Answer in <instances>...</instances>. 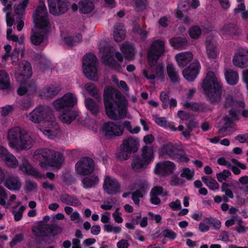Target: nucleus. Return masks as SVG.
Wrapping results in <instances>:
<instances>
[{"label": "nucleus", "instance_id": "obj_16", "mask_svg": "<svg viewBox=\"0 0 248 248\" xmlns=\"http://www.w3.org/2000/svg\"><path fill=\"white\" fill-rule=\"evenodd\" d=\"M51 150L47 148H42L36 150L33 153V158L39 162V165L42 168L48 166V161L50 155H52Z\"/></svg>", "mask_w": 248, "mask_h": 248}, {"label": "nucleus", "instance_id": "obj_46", "mask_svg": "<svg viewBox=\"0 0 248 248\" xmlns=\"http://www.w3.org/2000/svg\"><path fill=\"white\" fill-rule=\"evenodd\" d=\"M99 50L102 53L101 57L103 62L106 64H110L111 55L110 49L108 48H103L100 47Z\"/></svg>", "mask_w": 248, "mask_h": 248}, {"label": "nucleus", "instance_id": "obj_47", "mask_svg": "<svg viewBox=\"0 0 248 248\" xmlns=\"http://www.w3.org/2000/svg\"><path fill=\"white\" fill-rule=\"evenodd\" d=\"M7 166L12 168H16L18 164V162L16 157L10 153L3 160Z\"/></svg>", "mask_w": 248, "mask_h": 248}, {"label": "nucleus", "instance_id": "obj_8", "mask_svg": "<svg viewBox=\"0 0 248 248\" xmlns=\"http://www.w3.org/2000/svg\"><path fill=\"white\" fill-rule=\"evenodd\" d=\"M165 43L164 41L157 40L154 41L148 52L147 58L149 65L153 66L160 57L164 53Z\"/></svg>", "mask_w": 248, "mask_h": 248}, {"label": "nucleus", "instance_id": "obj_55", "mask_svg": "<svg viewBox=\"0 0 248 248\" xmlns=\"http://www.w3.org/2000/svg\"><path fill=\"white\" fill-rule=\"evenodd\" d=\"M143 196V193L140 191V190H136L135 191L132 193V199L134 203L136 205L139 204L140 198H142Z\"/></svg>", "mask_w": 248, "mask_h": 248}, {"label": "nucleus", "instance_id": "obj_50", "mask_svg": "<svg viewBox=\"0 0 248 248\" xmlns=\"http://www.w3.org/2000/svg\"><path fill=\"white\" fill-rule=\"evenodd\" d=\"M208 109L207 106L203 103L195 102L192 109V111L202 112L206 111Z\"/></svg>", "mask_w": 248, "mask_h": 248}, {"label": "nucleus", "instance_id": "obj_27", "mask_svg": "<svg viewBox=\"0 0 248 248\" xmlns=\"http://www.w3.org/2000/svg\"><path fill=\"white\" fill-rule=\"evenodd\" d=\"M148 164L140 156L136 155L133 158L131 166L134 171L140 172L143 170Z\"/></svg>", "mask_w": 248, "mask_h": 248}, {"label": "nucleus", "instance_id": "obj_18", "mask_svg": "<svg viewBox=\"0 0 248 248\" xmlns=\"http://www.w3.org/2000/svg\"><path fill=\"white\" fill-rule=\"evenodd\" d=\"M54 120L55 117L53 115V119L52 121H45L44 124H45V126L44 127H38L45 135L50 139H53L58 135L59 129V125L55 122Z\"/></svg>", "mask_w": 248, "mask_h": 248}, {"label": "nucleus", "instance_id": "obj_24", "mask_svg": "<svg viewBox=\"0 0 248 248\" xmlns=\"http://www.w3.org/2000/svg\"><path fill=\"white\" fill-rule=\"evenodd\" d=\"M193 59V54L190 52H184L177 54L175 59L178 66L184 67L187 65Z\"/></svg>", "mask_w": 248, "mask_h": 248}, {"label": "nucleus", "instance_id": "obj_36", "mask_svg": "<svg viewBox=\"0 0 248 248\" xmlns=\"http://www.w3.org/2000/svg\"><path fill=\"white\" fill-rule=\"evenodd\" d=\"M31 42L32 44L38 46L44 42V35L39 29L32 30L30 36Z\"/></svg>", "mask_w": 248, "mask_h": 248}, {"label": "nucleus", "instance_id": "obj_9", "mask_svg": "<svg viewBox=\"0 0 248 248\" xmlns=\"http://www.w3.org/2000/svg\"><path fill=\"white\" fill-rule=\"evenodd\" d=\"M36 26L40 29H46L49 25V20L46 8L44 2H40L33 15Z\"/></svg>", "mask_w": 248, "mask_h": 248}, {"label": "nucleus", "instance_id": "obj_15", "mask_svg": "<svg viewBox=\"0 0 248 248\" xmlns=\"http://www.w3.org/2000/svg\"><path fill=\"white\" fill-rule=\"evenodd\" d=\"M144 76L148 79H162L164 77V66L162 63L158 62L153 66L150 65L147 69L142 71Z\"/></svg>", "mask_w": 248, "mask_h": 248}, {"label": "nucleus", "instance_id": "obj_12", "mask_svg": "<svg viewBox=\"0 0 248 248\" xmlns=\"http://www.w3.org/2000/svg\"><path fill=\"white\" fill-rule=\"evenodd\" d=\"M47 2L50 13L55 16L64 14L68 9L66 0H47Z\"/></svg>", "mask_w": 248, "mask_h": 248}, {"label": "nucleus", "instance_id": "obj_60", "mask_svg": "<svg viewBox=\"0 0 248 248\" xmlns=\"http://www.w3.org/2000/svg\"><path fill=\"white\" fill-rule=\"evenodd\" d=\"M139 189L143 194L147 192V190L149 189V185L146 181H141L138 184Z\"/></svg>", "mask_w": 248, "mask_h": 248}, {"label": "nucleus", "instance_id": "obj_29", "mask_svg": "<svg viewBox=\"0 0 248 248\" xmlns=\"http://www.w3.org/2000/svg\"><path fill=\"white\" fill-rule=\"evenodd\" d=\"M154 147L152 145H145L141 149V157L149 164L154 157Z\"/></svg>", "mask_w": 248, "mask_h": 248}, {"label": "nucleus", "instance_id": "obj_11", "mask_svg": "<svg viewBox=\"0 0 248 248\" xmlns=\"http://www.w3.org/2000/svg\"><path fill=\"white\" fill-rule=\"evenodd\" d=\"M77 103L76 96L71 93H68L62 97L57 99L53 102V105L57 111L73 107Z\"/></svg>", "mask_w": 248, "mask_h": 248}, {"label": "nucleus", "instance_id": "obj_41", "mask_svg": "<svg viewBox=\"0 0 248 248\" xmlns=\"http://www.w3.org/2000/svg\"><path fill=\"white\" fill-rule=\"evenodd\" d=\"M84 88L90 95L95 97L99 101L101 100L99 90L93 83H88L85 84Z\"/></svg>", "mask_w": 248, "mask_h": 248}, {"label": "nucleus", "instance_id": "obj_49", "mask_svg": "<svg viewBox=\"0 0 248 248\" xmlns=\"http://www.w3.org/2000/svg\"><path fill=\"white\" fill-rule=\"evenodd\" d=\"M202 32L201 30L199 27L195 26L191 28L189 31V33L190 37L194 39L199 38Z\"/></svg>", "mask_w": 248, "mask_h": 248}, {"label": "nucleus", "instance_id": "obj_21", "mask_svg": "<svg viewBox=\"0 0 248 248\" xmlns=\"http://www.w3.org/2000/svg\"><path fill=\"white\" fill-rule=\"evenodd\" d=\"M200 68V64L198 62L191 63L188 68L183 71L184 77L188 81H193L197 77Z\"/></svg>", "mask_w": 248, "mask_h": 248}, {"label": "nucleus", "instance_id": "obj_44", "mask_svg": "<svg viewBox=\"0 0 248 248\" xmlns=\"http://www.w3.org/2000/svg\"><path fill=\"white\" fill-rule=\"evenodd\" d=\"M85 104L87 109L93 115H96L99 112V108L95 101L88 98L85 100Z\"/></svg>", "mask_w": 248, "mask_h": 248}, {"label": "nucleus", "instance_id": "obj_13", "mask_svg": "<svg viewBox=\"0 0 248 248\" xmlns=\"http://www.w3.org/2000/svg\"><path fill=\"white\" fill-rule=\"evenodd\" d=\"M77 172L81 175H86L94 170L93 160L89 157H85L78 161L75 165Z\"/></svg>", "mask_w": 248, "mask_h": 248}, {"label": "nucleus", "instance_id": "obj_23", "mask_svg": "<svg viewBox=\"0 0 248 248\" xmlns=\"http://www.w3.org/2000/svg\"><path fill=\"white\" fill-rule=\"evenodd\" d=\"M51 155H50L48 161V166L59 168L63 162L64 158L60 152L52 150Z\"/></svg>", "mask_w": 248, "mask_h": 248}, {"label": "nucleus", "instance_id": "obj_54", "mask_svg": "<svg viewBox=\"0 0 248 248\" xmlns=\"http://www.w3.org/2000/svg\"><path fill=\"white\" fill-rule=\"evenodd\" d=\"M194 174V171H191L189 169L187 168H185L183 169L180 176L181 177L186 178L187 180H190L192 179Z\"/></svg>", "mask_w": 248, "mask_h": 248}, {"label": "nucleus", "instance_id": "obj_6", "mask_svg": "<svg viewBox=\"0 0 248 248\" xmlns=\"http://www.w3.org/2000/svg\"><path fill=\"white\" fill-rule=\"evenodd\" d=\"M96 62L97 58L93 54H86L83 59L84 73L87 78L94 81L98 78Z\"/></svg>", "mask_w": 248, "mask_h": 248}, {"label": "nucleus", "instance_id": "obj_59", "mask_svg": "<svg viewBox=\"0 0 248 248\" xmlns=\"http://www.w3.org/2000/svg\"><path fill=\"white\" fill-rule=\"evenodd\" d=\"M234 104V102L232 96L229 93L226 95L224 107L225 108H228L232 107Z\"/></svg>", "mask_w": 248, "mask_h": 248}, {"label": "nucleus", "instance_id": "obj_2", "mask_svg": "<svg viewBox=\"0 0 248 248\" xmlns=\"http://www.w3.org/2000/svg\"><path fill=\"white\" fill-rule=\"evenodd\" d=\"M7 139L10 147L19 150L31 148L35 142L26 130L18 126L9 130Z\"/></svg>", "mask_w": 248, "mask_h": 248}, {"label": "nucleus", "instance_id": "obj_40", "mask_svg": "<svg viewBox=\"0 0 248 248\" xmlns=\"http://www.w3.org/2000/svg\"><path fill=\"white\" fill-rule=\"evenodd\" d=\"M61 90V88L60 86L50 85L46 87L42 93L45 97L52 98L57 95Z\"/></svg>", "mask_w": 248, "mask_h": 248}, {"label": "nucleus", "instance_id": "obj_14", "mask_svg": "<svg viewBox=\"0 0 248 248\" xmlns=\"http://www.w3.org/2000/svg\"><path fill=\"white\" fill-rule=\"evenodd\" d=\"M104 190L108 195H115L122 191L121 186L116 179L110 176H106L103 185Z\"/></svg>", "mask_w": 248, "mask_h": 248}, {"label": "nucleus", "instance_id": "obj_17", "mask_svg": "<svg viewBox=\"0 0 248 248\" xmlns=\"http://www.w3.org/2000/svg\"><path fill=\"white\" fill-rule=\"evenodd\" d=\"M32 75V70L30 63L27 61H23L19 64V68L16 72V76L20 82H24Z\"/></svg>", "mask_w": 248, "mask_h": 248}, {"label": "nucleus", "instance_id": "obj_57", "mask_svg": "<svg viewBox=\"0 0 248 248\" xmlns=\"http://www.w3.org/2000/svg\"><path fill=\"white\" fill-rule=\"evenodd\" d=\"M154 119L155 122L160 126L167 127L168 125H170L169 123L167 122L164 117H159L157 116H154Z\"/></svg>", "mask_w": 248, "mask_h": 248}, {"label": "nucleus", "instance_id": "obj_19", "mask_svg": "<svg viewBox=\"0 0 248 248\" xmlns=\"http://www.w3.org/2000/svg\"><path fill=\"white\" fill-rule=\"evenodd\" d=\"M102 130L105 135L108 137L120 136L123 133V128L120 124L112 122L105 123L102 126Z\"/></svg>", "mask_w": 248, "mask_h": 248}, {"label": "nucleus", "instance_id": "obj_5", "mask_svg": "<svg viewBox=\"0 0 248 248\" xmlns=\"http://www.w3.org/2000/svg\"><path fill=\"white\" fill-rule=\"evenodd\" d=\"M139 147V142L137 138L129 136L124 139L117 154V158L121 160H127L132 152L135 153L138 151Z\"/></svg>", "mask_w": 248, "mask_h": 248}, {"label": "nucleus", "instance_id": "obj_35", "mask_svg": "<svg viewBox=\"0 0 248 248\" xmlns=\"http://www.w3.org/2000/svg\"><path fill=\"white\" fill-rule=\"evenodd\" d=\"M170 42L174 48L179 50L185 49L188 46L187 40L180 37L172 38L170 40Z\"/></svg>", "mask_w": 248, "mask_h": 248}, {"label": "nucleus", "instance_id": "obj_56", "mask_svg": "<svg viewBox=\"0 0 248 248\" xmlns=\"http://www.w3.org/2000/svg\"><path fill=\"white\" fill-rule=\"evenodd\" d=\"M162 234L164 237L168 238L170 240L174 239L177 236L175 232L170 229H166L162 231Z\"/></svg>", "mask_w": 248, "mask_h": 248}, {"label": "nucleus", "instance_id": "obj_28", "mask_svg": "<svg viewBox=\"0 0 248 248\" xmlns=\"http://www.w3.org/2000/svg\"><path fill=\"white\" fill-rule=\"evenodd\" d=\"M99 182V178L95 174L85 177L81 180L83 187L85 189H89L95 186Z\"/></svg>", "mask_w": 248, "mask_h": 248}, {"label": "nucleus", "instance_id": "obj_4", "mask_svg": "<svg viewBox=\"0 0 248 248\" xmlns=\"http://www.w3.org/2000/svg\"><path fill=\"white\" fill-rule=\"evenodd\" d=\"M29 120L34 124L44 123L53 119V110L48 107L39 106L27 116Z\"/></svg>", "mask_w": 248, "mask_h": 248}, {"label": "nucleus", "instance_id": "obj_45", "mask_svg": "<svg viewBox=\"0 0 248 248\" xmlns=\"http://www.w3.org/2000/svg\"><path fill=\"white\" fill-rule=\"evenodd\" d=\"M10 85L8 74L4 70H0V89H7Z\"/></svg>", "mask_w": 248, "mask_h": 248}, {"label": "nucleus", "instance_id": "obj_61", "mask_svg": "<svg viewBox=\"0 0 248 248\" xmlns=\"http://www.w3.org/2000/svg\"><path fill=\"white\" fill-rule=\"evenodd\" d=\"M37 185L36 183L29 180L26 181L25 184L26 189L28 191H31L36 189Z\"/></svg>", "mask_w": 248, "mask_h": 248}, {"label": "nucleus", "instance_id": "obj_62", "mask_svg": "<svg viewBox=\"0 0 248 248\" xmlns=\"http://www.w3.org/2000/svg\"><path fill=\"white\" fill-rule=\"evenodd\" d=\"M235 230L238 233H244L246 232V228L243 225V221L240 218L238 219V225L236 226Z\"/></svg>", "mask_w": 248, "mask_h": 248}, {"label": "nucleus", "instance_id": "obj_38", "mask_svg": "<svg viewBox=\"0 0 248 248\" xmlns=\"http://www.w3.org/2000/svg\"><path fill=\"white\" fill-rule=\"evenodd\" d=\"M120 50L126 59H131L135 54V48L133 44L126 42L120 46Z\"/></svg>", "mask_w": 248, "mask_h": 248}, {"label": "nucleus", "instance_id": "obj_30", "mask_svg": "<svg viewBox=\"0 0 248 248\" xmlns=\"http://www.w3.org/2000/svg\"><path fill=\"white\" fill-rule=\"evenodd\" d=\"M206 53L209 58H217L218 52L215 42L211 39H207L205 42Z\"/></svg>", "mask_w": 248, "mask_h": 248}, {"label": "nucleus", "instance_id": "obj_26", "mask_svg": "<svg viewBox=\"0 0 248 248\" xmlns=\"http://www.w3.org/2000/svg\"><path fill=\"white\" fill-rule=\"evenodd\" d=\"M36 92V86L34 82H29L25 85L23 82H21L20 87L17 90V93L21 95L33 94Z\"/></svg>", "mask_w": 248, "mask_h": 248}, {"label": "nucleus", "instance_id": "obj_58", "mask_svg": "<svg viewBox=\"0 0 248 248\" xmlns=\"http://www.w3.org/2000/svg\"><path fill=\"white\" fill-rule=\"evenodd\" d=\"M25 209V207L24 206H21L17 212L13 211V214L14 215V218L16 221H19L21 219L23 213Z\"/></svg>", "mask_w": 248, "mask_h": 248}, {"label": "nucleus", "instance_id": "obj_33", "mask_svg": "<svg viewBox=\"0 0 248 248\" xmlns=\"http://www.w3.org/2000/svg\"><path fill=\"white\" fill-rule=\"evenodd\" d=\"M60 200L66 204L78 206L81 204L80 201L75 196L68 194H62L60 196Z\"/></svg>", "mask_w": 248, "mask_h": 248}, {"label": "nucleus", "instance_id": "obj_43", "mask_svg": "<svg viewBox=\"0 0 248 248\" xmlns=\"http://www.w3.org/2000/svg\"><path fill=\"white\" fill-rule=\"evenodd\" d=\"M221 32L222 35L226 36L235 35L237 33V28L233 24H226L222 28Z\"/></svg>", "mask_w": 248, "mask_h": 248}, {"label": "nucleus", "instance_id": "obj_52", "mask_svg": "<svg viewBox=\"0 0 248 248\" xmlns=\"http://www.w3.org/2000/svg\"><path fill=\"white\" fill-rule=\"evenodd\" d=\"M168 194L167 192H164L163 188L161 186H155L151 190L150 195L155 196L162 195L166 196Z\"/></svg>", "mask_w": 248, "mask_h": 248}, {"label": "nucleus", "instance_id": "obj_3", "mask_svg": "<svg viewBox=\"0 0 248 248\" xmlns=\"http://www.w3.org/2000/svg\"><path fill=\"white\" fill-rule=\"evenodd\" d=\"M214 72H209L204 78L202 87L204 93L212 103H215L221 100L222 86Z\"/></svg>", "mask_w": 248, "mask_h": 248}, {"label": "nucleus", "instance_id": "obj_10", "mask_svg": "<svg viewBox=\"0 0 248 248\" xmlns=\"http://www.w3.org/2000/svg\"><path fill=\"white\" fill-rule=\"evenodd\" d=\"M62 230V228L56 224H45L32 229L34 234L38 236H54L60 234Z\"/></svg>", "mask_w": 248, "mask_h": 248}, {"label": "nucleus", "instance_id": "obj_39", "mask_svg": "<svg viewBox=\"0 0 248 248\" xmlns=\"http://www.w3.org/2000/svg\"><path fill=\"white\" fill-rule=\"evenodd\" d=\"M175 167L174 163L170 161H165L159 163L157 165V168L159 171L169 174L173 173Z\"/></svg>", "mask_w": 248, "mask_h": 248}, {"label": "nucleus", "instance_id": "obj_64", "mask_svg": "<svg viewBox=\"0 0 248 248\" xmlns=\"http://www.w3.org/2000/svg\"><path fill=\"white\" fill-rule=\"evenodd\" d=\"M235 139L240 143H248V133L238 135L235 137Z\"/></svg>", "mask_w": 248, "mask_h": 248}, {"label": "nucleus", "instance_id": "obj_37", "mask_svg": "<svg viewBox=\"0 0 248 248\" xmlns=\"http://www.w3.org/2000/svg\"><path fill=\"white\" fill-rule=\"evenodd\" d=\"M167 73L170 80L173 84H175L179 82L178 72L176 70L175 67L172 64H168L167 66Z\"/></svg>", "mask_w": 248, "mask_h": 248}, {"label": "nucleus", "instance_id": "obj_53", "mask_svg": "<svg viewBox=\"0 0 248 248\" xmlns=\"http://www.w3.org/2000/svg\"><path fill=\"white\" fill-rule=\"evenodd\" d=\"M24 238V235L22 233L16 234L10 242V246L13 248L17 243L22 241Z\"/></svg>", "mask_w": 248, "mask_h": 248}, {"label": "nucleus", "instance_id": "obj_31", "mask_svg": "<svg viewBox=\"0 0 248 248\" xmlns=\"http://www.w3.org/2000/svg\"><path fill=\"white\" fill-rule=\"evenodd\" d=\"M113 37L117 42H121L125 38V30L122 24L117 23L114 26Z\"/></svg>", "mask_w": 248, "mask_h": 248}, {"label": "nucleus", "instance_id": "obj_51", "mask_svg": "<svg viewBox=\"0 0 248 248\" xmlns=\"http://www.w3.org/2000/svg\"><path fill=\"white\" fill-rule=\"evenodd\" d=\"M231 175L230 171L224 170L221 172L217 174V178L219 182H222L223 181H226Z\"/></svg>", "mask_w": 248, "mask_h": 248}, {"label": "nucleus", "instance_id": "obj_22", "mask_svg": "<svg viewBox=\"0 0 248 248\" xmlns=\"http://www.w3.org/2000/svg\"><path fill=\"white\" fill-rule=\"evenodd\" d=\"M20 170L27 174L32 175L37 178H42L44 177V175L42 174L36 169L31 166L29 161L25 157L22 158Z\"/></svg>", "mask_w": 248, "mask_h": 248}, {"label": "nucleus", "instance_id": "obj_7", "mask_svg": "<svg viewBox=\"0 0 248 248\" xmlns=\"http://www.w3.org/2000/svg\"><path fill=\"white\" fill-rule=\"evenodd\" d=\"M160 154L171 158H178L183 162H187L189 160L181 146L171 143L164 145L161 149Z\"/></svg>", "mask_w": 248, "mask_h": 248}, {"label": "nucleus", "instance_id": "obj_25", "mask_svg": "<svg viewBox=\"0 0 248 248\" xmlns=\"http://www.w3.org/2000/svg\"><path fill=\"white\" fill-rule=\"evenodd\" d=\"M21 182L17 176H10L6 178L4 186L11 190H18L21 186Z\"/></svg>", "mask_w": 248, "mask_h": 248}, {"label": "nucleus", "instance_id": "obj_32", "mask_svg": "<svg viewBox=\"0 0 248 248\" xmlns=\"http://www.w3.org/2000/svg\"><path fill=\"white\" fill-rule=\"evenodd\" d=\"M225 78L227 83L232 85H236L239 79L238 73L232 69H227L225 72Z\"/></svg>", "mask_w": 248, "mask_h": 248}, {"label": "nucleus", "instance_id": "obj_48", "mask_svg": "<svg viewBox=\"0 0 248 248\" xmlns=\"http://www.w3.org/2000/svg\"><path fill=\"white\" fill-rule=\"evenodd\" d=\"M123 126L132 134H137L140 132V129L139 126H136V127L132 128L130 122L128 121H124L123 123Z\"/></svg>", "mask_w": 248, "mask_h": 248}, {"label": "nucleus", "instance_id": "obj_1", "mask_svg": "<svg viewBox=\"0 0 248 248\" xmlns=\"http://www.w3.org/2000/svg\"><path fill=\"white\" fill-rule=\"evenodd\" d=\"M104 103L107 115L112 120H118L126 116L127 110L123 101V95L112 87L104 91Z\"/></svg>", "mask_w": 248, "mask_h": 248}, {"label": "nucleus", "instance_id": "obj_63", "mask_svg": "<svg viewBox=\"0 0 248 248\" xmlns=\"http://www.w3.org/2000/svg\"><path fill=\"white\" fill-rule=\"evenodd\" d=\"M210 189L215 190L219 188V185L217 182L214 179H210L209 183L206 185Z\"/></svg>", "mask_w": 248, "mask_h": 248}, {"label": "nucleus", "instance_id": "obj_34", "mask_svg": "<svg viewBox=\"0 0 248 248\" xmlns=\"http://www.w3.org/2000/svg\"><path fill=\"white\" fill-rule=\"evenodd\" d=\"M78 112L77 111L70 110L61 114L59 118L62 123L70 124L78 117Z\"/></svg>", "mask_w": 248, "mask_h": 248}, {"label": "nucleus", "instance_id": "obj_42", "mask_svg": "<svg viewBox=\"0 0 248 248\" xmlns=\"http://www.w3.org/2000/svg\"><path fill=\"white\" fill-rule=\"evenodd\" d=\"M78 8L81 13L88 14L94 9V5L92 2L89 0H80L78 2Z\"/></svg>", "mask_w": 248, "mask_h": 248}, {"label": "nucleus", "instance_id": "obj_20", "mask_svg": "<svg viewBox=\"0 0 248 248\" xmlns=\"http://www.w3.org/2000/svg\"><path fill=\"white\" fill-rule=\"evenodd\" d=\"M232 62L235 66L241 68L248 67V50L239 49L234 56Z\"/></svg>", "mask_w": 248, "mask_h": 248}]
</instances>
